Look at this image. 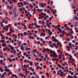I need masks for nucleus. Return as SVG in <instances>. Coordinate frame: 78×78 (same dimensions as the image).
Masks as SVG:
<instances>
[{"label": "nucleus", "mask_w": 78, "mask_h": 78, "mask_svg": "<svg viewBox=\"0 0 78 78\" xmlns=\"http://www.w3.org/2000/svg\"><path fill=\"white\" fill-rule=\"evenodd\" d=\"M13 11L15 12H16V11H17V9H13Z\"/></svg>", "instance_id": "obj_43"}, {"label": "nucleus", "mask_w": 78, "mask_h": 78, "mask_svg": "<svg viewBox=\"0 0 78 78\" xmlns=\"http://www.w3.org/2000/svg\"><path fill=\"white\" fill-rule=\"evenodd\" d=\"M16 50H14L13 51V55H16Z\"/></svg>", "instance_id": "obj_16"}, {"label": "nucleus", "mask_w": 78, "mask_h": 78, "mask_svg": "<svg viewBox=\"0 0 78 78\" xmlns=\"http://www.w3.org/2000/svg\"><path fill=\"white\" fill-rule=\"evenodd\" d=\"M34 37H37V35H36V34H35V35H34Z\"/></svg>", "instance_id": "obj_63"}, {"label": "nucleus", "mask_w": 78, "mask_h": 78, "mask_svg": "<svg viewBox=\"0 0 78 78\" xmlns=\"http://www.w3.org/2000/svg\"><path fill=\"white\" fill-rule=\"evenodd\" d=\"M30 65L31 66H33V62H30Z\"/></svg>", "instance_id": "obj_35"}, {"label": "nucleus", "mask_w": 78, "mask_h": 78, "mask_svg": "<svg viewBox=\"0 0 78 78\" xmlns=\"http://www.w3.org/2000/svg\"><path fill=\"white\" fill-rule=\"evenodd\" d=\"M53 45L54 47H55L56 45V43L55 42H54L53 43Z\"/></svg>", "instance_id": "obj_21"}, {"label": "nucleus", "mask_w": 78, "mask_h": 78, "mask_svg": "<svg viewBox=\"0 0 78 78\" xmlns=\"http://www.w3.org/2000/svg\"><path fill=\"white\" fill-rule=\"evenodd\" d=\"M20 48L21 50H24V48H23V47L22 46H21L20 47Z\"/></svg>", "instance_id": "obj_28"}, {"label": "nucleus", "mask_w": 78, "mask_h": 78, "mask_svg": "<svg viewBox=\"0 0 78 78\" xmlns=\"http://www.w3.org/2000/svg\"><path fill=\"white\" fill-rule=\"evenodd\" d=\"M18 72H20L21 71V68H19L17 70Z\"/></svg>", "instance_id": "obj_26"}, {"label": "nucleus", "mask_w": 78, "mask_h": 78, "mask_svg": "<svg viewBox=\"0 0 78 78\" xmlns=\"http://www.w3.org/2000/svg\"><path fill=\"white\" fill-rule=\"evenodd\" d=\"M69 48H70V47H71L72 46V43L69 42Z\"/></svg>", "instance_id": "obj_20"}, {"label": "nucleus", "mask_w": 78, "mask_h": 78, "mask_svg": "<svg viewBox=\"0 0 78 78\" xmlns=\"http://www.w3.org/2000/svg\"><path fill=\"white\" fill-rule=\"evenodd\" d=\"M40 7H41V8H44V3H41L40 4Z\"/></svg>", "instance_id": "obj_5"}, {"label": "nucleus", "mask_w": 78, "mask_h": 78, "mask_svg": "<svg viewBox=\"0 0 78 78\" xmlns=\"http://www.w3.org/2000/svg\"><path fill=\"white\" fill-rule=\"evenodd\" d=\"M20 5H21L22 6H23V4L22 3V2H20Z\"/></svg>", "instance_id": "obj_32"}, {"label": "nucleus", "mask_w": 78, "mask_h": 78, "mask_svg": "<svg viewBox=\"0 0 78 78\" xmlns=\"http://www.w3.org/2000/svg\"><path fill=\"white\" fill-rule=\"evenodd\" d=\"M75 61V59H72L71 60V62H73Z\"/></svg>", "instance_id": "obj_57"}, {"label": "nucleus", "mask_w": 78, "mask_h": 78, "mask_svg": "<svg viewBox=\"0 0 78 78\" xmlns=\"http://www.w3.org/2000/svg\"><path fill=\"white\" fill-rule=\"evenodd\" d=\"M3 30H5V31H8L9 30V28H8V26H6V27H3Z\"/></svg>", "instance_id": "obj_2"}, {"label": "nucleus", "mask_w": 78, "mask_h": 78, "mask_svg": "<svg viewBox=\"0 0 78 78\" xmlns=\"http://www.w3.org/2000/svg\"><path fill=\"white\" fill-rule=\"evenodd\" d=\"M14 77H15L16 78H18V77L17 76V75H16L14 74Z\"/></svg>", "instance_id": "obj_46"}, {"label": "nucleus", "mask_w": 78, "mask_h": 78, "mask_svg": "<svg viewBox=\"0 0 78 78\" xmlns=\"http://www.w3.org/2000/svg\"><path fill=\"white\" fill-rule=\"evenodd\" d=\"M1 38L2 39H5V37H2Z\"/></svg>", "instance_id": "obj_58"}, {"label": "nucleus", "mask_w": 78, "mask_h": 78, "mask_svg": "<svg viewBox=\"0 0 78 78\" xmlns=\"http://www.w3.org/2000/svg\"><path fill=\"white\" fill-rule=\"evenodd\" d=\"M44 34V33H41L40 35L41 36H42Z\"/></svg>", "instance_id": "obj_54"}, {"label": "nucleus", "mask_w": 78, "mask_h": 78, "mask_svg": "<svg viewBox=\"0 0 78 78\" xmlns=\"http://www.w3.org/2000/svg\"><path fill=\"white\" fill-rule=\"evenodd\" d=\"M9 31H11L12 33H13V30H12V29L11 28H10L9 29Z\"/></svg>", "instance_id": "obj_38"}, {"label": "nucleus", "mask_w": 78, "mask_h": 78, "mask_svg": "<svg viewBox=\"0 0 78 78\" xmlns=\"http://www.w3.org/2000/svg\"><path fill=\"white\" fill-rule=\"evenodd\" d=\"M48 34L50 35V36H51V35H52V34H53V33L52 32H51V30L50 29H49L48 30Z\"/></svg>", "instance_id": "obj_4"}, {"label": "nucleus", "mask_w": 78, "mask_h": 78, "mask_svg": "<svg viewBox=\"0 0 78 78\" xmlns=\"http://www.w3.org/2000/svg\"><path fill=\"white\" fill-rule=\"evenodd\" d=\"M7 8H9V9H10V10H12L13 9L12 5H11L10 6L9 5H7Z\"/></svg>", "instance_id": "obj_1"}, {"label": "nucleus", "mask_w": 78, "mask_h": 78, "mask_svg": "<svg viewBox=\"0 0 78 78\" xmlns=\"http://www.w3.org/2000/svg\"><path fill=\"white\" fill-rule=\"evenodd\" d=\"M50 46L51 47V48H53L54 47L52 44L50 45Z\"/></svg>", "instance_id": "obj_50"}, {"label": "nucleus", "mask_w": 78, "mask_h": 78, "mask_svg": "<svg viewBox=\"0 0 78 78\" xmlns=\"http://www.w3.org/2000/svg\"><path fill=\"white\" fill-rule=\"evenodd\" d=\"M23 55L24 56H25V55H27V52H25L23 54Z\"/></svg>", "instance_id": "obj_53"}, {"label": "nucleus", "mask_w": 78, "mask_h": 78, "mask_svg": "<svg viewBox=\"0 0 78 78\" xmlns=\"http://www.w3.org/2000/svg\"><path fill=\"white\" fill-rule=\"evenodd\" d=\"M11 47L12 50H14V48L13 47V46H11Z\"/></svg>", "instance_id": "obj_31"}, {"label": "nucleus", "mask_w": 78, "mask_h": 78, "mask_svg": "<svg viewBox=\"0 0 78 78\" xmlns=\"http://www.w3.org/2000/svg\"><path fill=\"white\" fill-rule=\"evenodd\" d=\"M57 52H60V53H62V51H61V49H59L57 50Z\"/></svg>", "instance_id": "obj_8"}, {"label": "nucleus", "mask_w": 78, "mask_h": 78, "mask_svg": "<svg viewBox=\"0 0 78 78\" xmlns=\"http://www.w3.org/2000/svg\"><path fill=\"white\" fill-rule=\"evenodd\" d=\"M37 51V50L36 49H34L33 52H34H34Z\"/></svg>", "instance_id": "obj_41"}, {"label": "nucleus", "mask_w": 78, "mask_h": 78, "mask_svg": "<svg viewBox=\"0 0 78 78\" xmlns=\"http://www.w3.org/2000/svg\"><path fill=\"white\" fill-rule=\"evenodd\" d=\"M28 18V20H30V17L29 16H28V17H27Z\"/></svg>", "instance_id": "obj_48"}, {"label": "nucleus", "mask_w": 78, "mask_h": 78, "mask_svg": "<svg viewBox=\"0 0 78 78\" xmlns=\"http://www.w3.org/2000/svg\"><path fill=\"white\" fill-rule=\"evenodd\" d=\"M48 61H51V59L49 58V59H48L47 60H46V62L47 64H48Z\"/></svg>", "instance_id": "obj_15"}, {"label": "nucleus", "mask_w": 78, "mask_h": 78, "mask_svg": "<svg viewBox=\"0 0 78 78\" xmlns=\"http://www.w3.org/2000/svg\"><path fill=\"white\" fill-rule=\"evenodd\" d=\"M11 59H10V58H7V60H8V61H10Z\"/></svg>", "instance_id": "obj_64"}, {"label": "nucleus", "mask_w": 78, "mask_h": 78, "mask_svg": "<svg viewBox=\"0 0 78 78\" xmlns=\"http://www.w3.org/2000/svg\"><path fill=\"white\" fill-rule=\"evenodd\" d=\"M39 66H37V69L38 70H39Z\"/></svg>", "instance_id": "obj_55"}, {"label": "nucleus", "mask_w": 78, "mask_h": 78, "mask_svg": "<svg viewBox=\"0 0 78 78\" xmlns=\"http://www.w3.org/2000/svg\"><path fill=\"white\" fill-rule=\"evenodd\" d=\"M5 18H4L3 19V20L2 21V23H5Z\"/></svg>", "instance_id": "obj_33"}, {"label": "nucleus", "mask_w": 78, "mask_h": 78, "mask_svg": "<svg viewBox=\"0 0 78 78\" xmlns=\"http://www.w3.org/2000/svg\"><path fill=\"white\" fill-rule=\"evenodd\" d=\"M67 24H66L64 25V27H65V28H67Z\"/></svg>", "instance_id": "obj_52"}, {"label": "nucleus", "mask_w": 78, "mask_h": 78, "mask_svg": "<svg viewBox=\"0 0 78 78\" xmlns=\"http://www.w3.org/2000/svg\"><path fill=\"white\" fill-rule=\"evenodd\" d=\"M7 46V45L5 44V43H4L3 44H2V47H6Z\"/></svg>", "instance_id": "obj_7"}, {"label": "nucleus", "mask_w": 78, "mask_h": 78, "mask_svg": "<svg viewBox=\"0 0 78 78\" xmlns=\"http://www.w3.org/2000/svg\"><path fill=\"white\" fill-rule=\"evenodd\" d=\"M29 38H30L31 39H34V37H32L31 36H28Z\"/></svg>", "instance_id": "obj_12"}, {"label": "nucleus", "mask_w": 78, "mask_h": 78, "mask_svg": "<svg viewBox=\"0 0 78 78\" xmlns=\"http://www.w3.org/2000/svg\"><path fill=\"white\" fill-rule=\"evenodd\" d=\"M50 10H48L47 11V13L48 14H49V13H50Z\"/></svg>", "instance_id": "obj_59"}, {"label": "nucleus", "mask_w": 78, "mask_h": 78, "mask_svg": "<svg viewBox=\"0 0 78 78\" xmlns=\"http://www.w3.org/2000/svg\"><path fill=\"white\" fill-rule=\"evenodd\" d=\"M46 23V25L47 26V27H48V28H50V26L49 25V24H48V23Z\"/></svg>", "instance_id": "obj_13"}, {"label": "nucleus", "mask_w": 78, "mask_h": 78, "mask_svg": "<svg viewBox=\"0 0 78 78\" xmlns=\"http://www.w3.org/2000/svg\"><path fill=\"white\" fill-rule=\"evenodd\" d=\"M49 52L50 53H52V50L50 49L49 51Z\"/></svg>", "instance_id": "obj_39"}, {"label": "nucleus", "mask_w": 78, "mask_h": 78, "mask_svg": "<svg viewBox=\"0 0 78 78\" xmlns=\"http://www.w3.org/2000/svg\"><path fill=\"white\" fill-rule=\"evenodd\" d=\"M9 13L10 15H12V12L11 11H9Z\"/></svg>", "instance_id": "obj_25"}, {"label": "nucleus", "mask_w": 78, "mask_h": 78, "mask_svg": "<svg viewBox=\"0 0 78 78\" xmlns=\"http://www.w3.org/2000/svg\"><path fill=\"white\" fill-rule=\"evenodd\" d=\"M23 34L24 35V36H26V35H27V33H26V32H24L23 33Z\"/></svg>", "instance_id": "obj_49"}, {"label": "nucleus", "mask_w": 78, "mask_h": 78, "mask_svg": "<svg viewBox=\"0 0 78 78\" xmlns=\"http://www.w3.org/2000/svg\"><path fill=\"white\" fill-rule=\"evenodd\" d=\"M0 24H1V27H3V24L2 22L0 23Z\"/></svg>", "instance_id": "obj_36"}, {"label": "nucleus", "mask_w": 78, "mask_h": 78, "mask_svg": "<svg viewBox=\"0 0 78 78\" xmlns=\"http://www.w3.org/2000/svg\"><path fill=\"white\" fill-rule=\"evenodd\" d=\"M68 78H73V77L72 76L70 75H68Z\"/></svg>", "instance_id": "obj_17"}, {"label": "nucleus", "mask_w": 78, "mask_h": 78, "mask_svg": "<svg viewBox=\"0 0 78 78\" xmlns=\"http://www.w3.org/2000/svg\"><path fill=\"white\" fill-rule=\"evenodd\" d=\"M17 43L19 44V45H20V44H22L21 42L20 41H18L17 42Z\"/></svg>", "instance_id": "obj_24"}, {"label": "nucleus", "mask_w": 78, "mask_h": 78, "mask_svg": "<svg viewBox=\"0 0 78 78\" xmlns=\"http://www.w3.org/2000/svg\"><path fill=\"white\" fill-rule=\"evenodd\" d=\"M5 24H8V20H5Z\"/></svg>", "instance_id": "obj_42"}, {"label": "nucleus", "mask_w": 78, "mask_h": 78, "mask_svg": "<svg viewBox=\"0 0 78 78\" xmlns=\"http://www.w3.org/2000/svg\"><path fill=\"white\" fill-rule=\"evenodd\" d=\"M26 51H28V50H30V48H26Z\"/></svg>", "instance_id": "obj_27"}, {"label": "nucleus", "mask_w": 78, "mask_h": 78, "mask_svg": "<svg viewBox=\"0 0 78 78\" xmlns=\"http://www.w3.org/2000/svg\"><path fill=\"white\" fill-rule=\"evenodd\" d=\"M48 63L49 64H51V62L50 61H48Z\"/></svg>", "instance_id": "obj_56"}, {"label": "nucleus", "mask_w": 78, "mask_h": 78, "mask_svg": "<svg viewBox=\"0 0 78 78\" xmlns=\"http://www.w3.org/2000/svg\"><path fill=\"white\" fill-rule=\"evenodd\" d=\"M35 76H36V77H37V78H39V75H37V74H36V75H35Z\"/></svg>", "instance_id": "obj_47"}, {"label": "nucleus", "mask_w": 78, "mask_h": 78, "mask_svg": "<svg viewBox=\"0 0 78 78\" xmlns=\"http://www.w3.org/2000/svg\"><path fill=\"white\" fill-rule=\"evenodd\" d=\"M62 33L63 34H65V33H66V32H65V31L64 30H63L62 31Z\"/></svg>", "instance_id": "obj_40"}, {"label": "nucleus", "mask_w": 78, "mask_h": 78, "mask_svg": "<svg viewBox=\"0 0 78 78\" xmlns=\"http://www.w3.org/2000/svg\"><path fill=\"white\" fill-rule=\"evenodd\" d=\"M29 6H30L31 7V8H33V5H32L31 4H30L29 5Z\"/></svg>", "instance_id": "obj_30"}, {"label": "nucleus", "mask_w": 78, "mask_h": 78, "mask_svg": "<svg viewBox=\"0 0 78 78\" xmlns=\"http://www.w3.org/2000/svg\"><path fill=\"white\" fill-rule=\"evenodd\" d=\"M19 75L21 76H23V74L22 73H18Z\"/></svg>", "instance_id": "obj_19"}, {"label": "nucleus", "mask_w": 78, "mask_h": 78, "mask_svg": "<svg viewBox=\"0 0 78 78\" xmlns=\"http://www.w3.org/2000/svg\"><path fill=\"white\" fill-rule=\"evenodd\" d=\"M8 50V48H7V47H6L5 48H4L3 49V51H5V50Z\"/></svg>", "instance_id": "obj_23"}, {"label": "nucleus", "mask_w": 78, "mask_h": 78, "mask_svg": "<svg viewBox=\"0 0 78 78\" xmlns=\"http://www.w3.org/2000/svg\"><path fill=\"white\" fill-rule=\"evenodd\" d=\"M69 56H70L69 58V60H72V56L70 55V54L69 55Z\"/></svg>", "instance_id": "obj_14"}, {"label": "nucleus", "mask_w": 78, "mask_h": 78, "mask_svg": "<svg viewBox=\"0 0 78 78\" xmlns=\"http://www.w3.org/2000/svg\"><path fill=\"white\" fill-rule=\"evenodd\" d=\"M23 45L25 46L27 45V44L26 43H24L23 44Z\"/></svg>", "instance_id": "obj_37"}, {"label": "nucleus", "mask_w": 78, "mask_h": 78, "mask_svg": "<svg viewBox=\"0 0 78 78\" xmlns=\"http://www.w3.org/2000/svg\"><path fill=\"white\" fill-rule=\"evenodd\" d=\"M25 75L26 76H28V73H27V72H26V73H25Z\"/></svg>", "instance_id": "obj_61"}, {"label": "nucleus", "mask_w": 78, "mask_h": 78, "mask_svg": "<svg viewBox=\"0 0 78 78\" xmlns=\"http://www.w3.org/2000/svg\"><path fill=\"white\" fill-rule=\"evenodd\" d=\"M57 30L59 31H60V33H61V32H62V30H61V28H60L59 27H57Z\"/></svg>", "instance_id": "obj_9"}, {"label": "nucleus", "mask_w": 78, "mask_h": 78, "mask_svg": "<svg viewBox=\"0 0 78 78\" xmlns=\"http://www.w3.org/2000/svg\"><path fill=\"white\" fill-rule=\"evenodd\" d=\"M73 4H74V5H75V4L76 3V0H73Z\"/></svg>", "instance_id": "obj_22"}, {"label": "nucleus", "mask_w": 78, "mask_h": 78, "mask_svg": "<svg viewBox=\"0 0 78 78\" xmlns=\"http://www.w3.org/2000/svg\"><path fill=\"white\" fill-rule=\"evenodd\" d=\"M23 3L24 5H28V2L26 1H24L23 2Z\"/></svg>", "instance_id": "obj_11"}, {"label": "nucleus", "mask_w": 78, "mask_h": 78, "mask_svg": "<svg viewBox=\"0 0 78 78\" xmlns=\"http://www.w3.org/2000/svg\"><path fill=\"white\" fill-rule=\"evenodd\" d=\"M52 39H53L52 40L53 42H58V41L55 38V37L54 36H52Z\"/></svg>", "instance_id": "obj_3"}, {"label": "nucleus", "mask_w": 78, "mask_h": 78, "mask_svg": "<svg viewBox=\"0 0 78 78\" xmlns=\"http://www.w3.org/2000/svg\"><path fill=\"white\" fill-rule=\"evenodd\" d=\"M5 42V40H1L0 41V42L1 43L4 42Z\"/></svg>", "instance_id": "obj_44"}, {"label": "nucleus", "mask_w": 78, "mask_h": 78, "mask_svg": "<svg viewBox=\"0 0 78 78\" xmlns=\"http://www.w3.org/2000/svg\"><path fill=\"white\" fill-rule=\"evenodd\" d=\"M53 57H58V56L57 55V54H54L52 55Z\"/></svg>", "instance_id": "obj_10"}, {"label": "nucleus", "mask_w": 78, "mask_h": 78, "mask_svg": "<svg viewBox=\"0 0 78 78\" xmlns=\"http://www.w3.org/2000/svg\"><path fill=\"white\" fill-rule=\"evenodd\" d=\"M49 44H52V42L51 41H49Z\"/></svg>", "instance_id": "obj_51"}, {"label": "nucleus", "mask_w": 78, "mask_h": 78, "mask_svg": "<svg viewBox=\"0 0 78 78\" xmlns=\"http://www.w3.org/2000/svg\"><path fill=\"white\" fill-rule=\"evenodd\" d=\"M17 28H18V29H19V30H21V27H18Z\"/></svg>", "instance_id": "obj_62"}, {"label": "nucleus", "mask_w": 78, "mask_h": 78, "mask_svg": "<svg viewBox=\"0 0 78 78\" xmlns=\"http://www.w3.org/2000/svg\"><path fill=\"white\" fill-rule=\"evenodd\" d=\"M46 75H47L48 76H49V75L48 74V73H46Z\"/></svg>", "instance_id": "obj_45"}, {"label": "nucleus", "mask_w": 78, "mask_h": 78, "mask_svg": "<svg viewBox=\"0 0 78 78\" xmlns=\"http://www.w3.org/2000/svg\"><path fill=\"white\" fill-rule=\"evenodd\" d=\"M27 42L28 43V44L29 45V46L30 47V41L29 40H27Z\"/></svg>", "instance_id": "obj_18"}, {"label": "nucleus", "mask_w": 78, "mask_h": 78, "mask_svg": "<svg viewBox=\"0 0 78 78\" xmlns=\"http://www.w3.org/2000/svg\"><path fill=\"white\" fill-rule=\"evenodd\" d=\"M1 78H5V76L3 74H2V75L1 76Z\"/></svg>", "instance_id": "obj_34"}, {"label": "nucleus", "mask_w": 78, "mask_h": 78, "mask_svg": "<svg viewBox=\"0 0 78 78\" xmlns=\"http://www.w3.org/2000/svg\"><path fill=\"white\" fill-rule=\"evenodd\" d=\"M46 35L45 33H43V37H44Z\"/></svg>", "instance_id": "obj_60"}, {"label": "nucleus", "mask_w": 78, "mask_h": 78, "mask_svg": "<svg viewBox=\"0 0 78 78\" xmlns=\"http://www.w3.org/2000/svg\"><path fill=\"white\" fill-rule=\"evenodd\" d=\"M5 72H7L9 73L10 72H11V70L9 69H5Z\"/></svg>", "instance_id": "obj_6"}, {"label": "nucleus", "mask_w": 78, "mask_h": 78, "mask_svg": "<svg viewBox=\"0 0 78 78\" xmlns=\"http://www.w3.org/2000/svg\"><path fill=\"white\" fill-rule=\"evenodd\" d=\"M37 28H41V26H39L38 25H37H37L36 26H35Z\"/></svg>", "instance_id": "obj_29"}]
</instances>
